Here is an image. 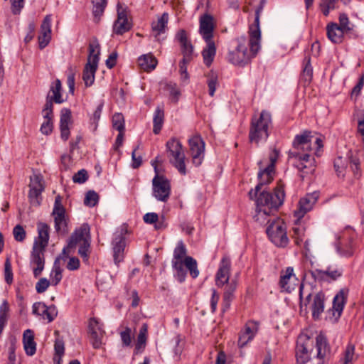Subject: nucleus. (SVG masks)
Wrapping results in <instances>:
<instances>
[{
    "label": "nucleus",
    "mask_w": 364,
    "mask_h": 364,
    "mask_svg": "<svg viewBox=\"0 0 364 364\" xmlns=\"http://www.w3.org/2000/svg\"><path fill=\"white\" fill-rule=\"evenodd\" d=\"M168 21V14L164 12L158 18L157 21H154L151 23V30L156 41H159V36L165 33Z\"/></svg>",
    "instance_id": "obj_30"
},
{
    "label": "nucleus",
    "mask_w": 364,
    "mask_h": 364,
    "mask_svg": "<svg viewBox=\"0 0 364 364\" xmlns=\"http://www.w3.org/2000/svg\"><path fill=\"white\" fill-rule=\"evenodd\" d=\"M9 311V304L6 300H4L0 306V336L7 323Z\"/></svg>",
    "instance_id": "obj_46"
},
{
    "label": "nucleus",
    "mask_w": 364,
    "mask_h": 364,
    "mask_svg": "<svg viewBox=\"0 0 364 364\" xmlns=\"http://www.w3.org/2000/svg\"><path fill=\"white\" fill-rule=\"evenodd\" d=\"M318 197L319 193L315 191L308 193L304 198H301L299 202L298 210L294 211L295 216L298 218L304 217L307 212L310 211L313 208V206L316 203Z\"/></svg>",
    "instance_id": "obj_20"
},
{
    "label": "nucleus",
    "mask_w": 364,
    "mask_h": 364,
    "mask_svg": "<svg viewBox=\"0 0 364 364\" xmlns=\"http://www.w3.org/2000/svg\"><path fill=\"white\" fill-rule=\"evenodd\" d=\"M42 114L46 121L41 124L40 130L42 134L48 135L52 132L53 127V110L50 109V112L48 110L46 111V108H43Z\"/></svg>",
    "instance_id": "obj_37"
},
{
    "label": "nucleus",
    "mask_w": 364,
    "mask_h": 364,
    "mask_svg": "<svg viewBox=\"0 0 364 364\" xmlns=\"http://www.w3.org/2000/svg\"><path fill=\"white\" fill-rule=\"evenodd\" d=\"M51 38V17L47 15L44 18L41 26V35L38 36L39 48H44Z\"/></svg>",
    "instance_id": "obj_23"
},
{
    "label": "nucleus",
    "mask_w": 364,
    "mask_h": 364,
    "mask_svg": "<svg viewBox=\"0 0 364 364\" xmlns=\"http://www.w3.org/2000/svg\"><path fill=\"white\" fill-rule=\"evenodd\" d=\"M127 233L126 227L122 226L119 231L116 232L112 240L113 257L115 263L120 262L124 257L125 248V235Z\"/></svg>",
    "instance_id": "obj_14"
},
{
    "label": "nucleus",
    "mask_w": 364,
    "mask_h": 364,
    "mask_svg": "<svg viewBox=\"0 0 364 364\" xmlns=\"http://www.w3.org/2000/svg\"><path fill=\"white\" fill-rule=\"evenodd\" d=\"M46 251V248H41L37 246V244H33L32 251L31 253V265L36 266L33 268V273L35 278L38 277L43 270L44 269L45 266V257L44 252Z\"/></svg>",
    "instance_id": "obj_15"
},
{
    "label": "nucleus",
    "mask_w": 364,
    "mask_h": 364,
    "mask_svg": "<svg viewBox=\"0 0 364 364\" xmlns=\"http://www.w3.org/2000/svg\"><path fill=\"white\" fill-rule=\"evenodd\" d=\"M236 41V48L229 52L228 59L232 64L243 67L249 63L251 56L245 43V38H237Z\"/></svg>",
    "instance_id": "obj_8"
},
{
    "label": "nucleus",
    "mask_w": 364,
    "mask_h": 364,
    "mask_svg": "<svg viewBox=\"0 0 364 364\" xmlns=\"http://www.w3.org/2000/svg\"><path fill=\"white\" fill-rule=\"evenodd\" d=\"M186 248L183 241H179L173 251V259L175 261H183L182 259L186 255Z\"/></svg>",
    "instance_id": "obj_51"
},
{
    "label": "nucleus",
    "mask_w": 364,
    "mask_h": 364,
    "mask_svg": "<svg viewBox=\"0 0 364 364\" xmlns=\"http://www.w3.org/2000/svg\"><path fill=\"white\" fill-rule=\"evenodd\" d=\"M176 39L180 43L183 59L192 60L195 56L194 48L188 38L186 31L184 29L179 30L176 34Z\"/></svg>",
    "instance_id": "obj_17"
},
{
    "label": "nucleus",
    "mask_w": 364,
    "mask_h": 364,
    "mask_svg": "<svg viewBox=\"0 0 364 364\" xmlns=\"http://www.w3.org/2000/svg\"><path fill=\"white\" fill-rule=\"evenodd\" d=\"M326 35L328 40L334 44H340L343 42L344 34L346 33L339 27L338 24L330 22L326 26Z\"/></svg>",
    "instance_id": "obj_26"
},
{
    "label": "nucleus",
    "mask_w": 364,
    "mask_h": 364,
    "mask_svg": "<svg viewBox=\"0 0 364 364\" xmlns=\"http://www.w3.org/2000/svg\"><path fill=\"white\" fill-rule=\"evenodd\" d=\"M199 23V33L204 41L213 40L215 28L213 17L208 14H205L200 17Z\"/></svg>",
    "instance_id": "obj_21"
},
{
    "label": "nucleus",
    "mask_w": 364,
    "mask_h": 364,
    "mask_svg": "<svg viewBox=\"0 0 364 364\" xmlns=\"http://www.w3.org/2000/svg\"><path fill=\"white\" fill-rule=\"evenodd\" d=\"M88 179V173L85 169L78 171L73 176V181L75 183H84Z\"/></svg>",
    "instance_id": "obj_57"
},
{
    "label": "nucleus",
    "mask_w": 364,
    "mask_h": 364,
    "mask_svg": "<svg viewBox=\"0 0 364 364\" xmlns=\"http://www.w3.org/2000/svg\"><path fill=\"white\" fill-rule=\"evenodd\" d=\"M13 235L14 239L17 242H23L26 236V233L23 226L21 225H16L13 229Z\"/></svg>",
    "instance_id": "obj_54"
},
{
    "label": "nucleus",
    "mask_w": 364,
    "mask_h": 364,
    "mask_svg": "<svg viewBox=\"0 0 364 364\" xmlns=\"http://www.w3.org/2000/svg\"><path fill=\"white\" fill-rule=\"evenodd\" d=\"M147 332L148 326L146 323H143L137 336L136 343L134 350V355L141 353L144 350L147 340Z\"/></svg>",
    "instance_id": "obj_34"
},
{
    "label": "nucleus",
    "mask_w": 364,
    "mask_h": 364,
    "mask_svg": "<svg viewBox=\"0 0 364 364\" xmlns=\"http://www.w3.org/2000/svg\"><path fill=\"white\" fill-rule=\"evenodd\" d=\"M158 156L151 162L156 173L152 180V195L159 201L166 202L171 194V184L169 181L163 175H159L158 168L156 164Z\"/></svg>",
    "instance_id": "obj_6"
},
{
    "label": "nucleus",
    "mask_w": 364,
    "mask_h": 364,
    "mask_svg": "<svg viewBox=\"0 0 364 364\" xmlns=\"http://www.w3.org/2000/svg\"><path fill=\"white\" fill-rule=\"evenodd\" d=\"M259 17L260 16L255 15L254 25L250 28V38L249 41V46L253 55H255L259 48V41L261 36V32L259 29Z\"/></svg>",
    "instance_id": "obj_22"
},
{
    "label": "nucleus",
    "mask_w": 364,
    "mask_h": 364,
    "mask_svg": "<svg viewBox=\"0 0 364 364\" xmlns=\"http://www.w3.org/2000/svg\"><path fill=\"white\" fill-rule=\"evenodd\" d=\"M272 125V117L269 112L263 110L258 117L252 118L249 141L258 146L260 143L266 142L269 136V129Z\"/></svg>",
    "instance_id": "obj_2"
},
{
    "label": "nucleus",
    "mask_w": 364,
    "mask_h": 364,
    "mask_svg": "<svg viewBox=\"0 0 364 364\" xmlns=\"http://www.w3.org/2000/svg\"><path fill=\"white\" fill-rule=\"evenodd\" d=\"M270 240L277 247H284L289 243L284 224L279 220L274 219L266 229Z\"/></svg>",
    "instance_id": "obj_7"
},
{
    "label": "nucleus",
    "mask_w": 364,
    "mask_h": 364,
    "mask_svg": "<svg viewBox=\"0 0 364 364\" xmlns=\"http://www.w3.org/2000/svg\"><path fill=\"white\" fill-rule=\"evenodd\" d=\"M89 333L90 334V340L93 348L96 349L100 348L102 345V340L97 331L93 330Z\"/></svg>",
    "instance_id": "obj_62"
},
{
    "label": "nucleus",
    "mask_w": 364,
    "mask_h": 364,
    "mask_svg": "<svg viewBox=\"0 0 364 364\" xmlns=\"http://www.w3.org/2000/svg\"><path fill=\"white\" fill-rule=\"evenodd\" d=\"M62 84L59 79H56L50 85V90L46 96V104L43 108L46 110L50 112V109L53 110V103L62 104L65 102L63 99L62 94Z\"/></svg>",
    "instance_id": "obj_13"
},
{
    "label": "nucleus",
    "mask_w": 364,
    "mask_h": 364,
    "mask_svg": "<svg viewBox=\"0 0 364 364\" xmlns=\"http://www.w3.org/2000/svg\"><path fill=\"white\" fill-rule=\"evenodd\" d=\"M54 228L55 232L62 236H65L69 232L68 220L66 216L54 218Z\"/></svg>",
    "instance_id": "obj_39"
},
{
    "label": "nucleus",
    "mask_w": 364,
    "mask_h": 364,
    "mask_svg": "<svg viewBox=\"0 0 364 364\" xmlns=\"http://www.w3.org/2000/svg\"><path fill=\"white\" fill-rule=\"evenodd\" d=\"M72 113L70 109L63 108L60 111V137L67 141L70 136L69 124L71 123Z\"/></svg>",
    "instance_id": "obj_25"
},
{
    "label": "nucleus",
    "mask_w": 364,
    "mask_h": 364,
    "mask_svg": "<svg viewBox=\"0 0 364 364\" xmlns=\"http://www.w3.org/2000/svg\"><path fill=\"white\" fill-rule=\"evenodd\" d=\"M24 6V0H13L11 3V11L14 15L19 14Z\"/></svg>",
    "instance_id": "obj_64"
},
{
    "label": "nucleus",
    "mask_w": 364,
    "mask_h": 364,
    "mask_svg": "<svg viewBox=\"0 0 364 364\" xmlns=\"http://www.w3.org/2000/svg\"><path fill=\"white\" fill-rule=\"evenodd\" d=\"M279 156V151L274 149L269 155V164L266 166H262V161L258 162L259 166V171L258 173L259 183L255 186V189H251L249 193L250 199L256 197L258 193L261 191L264 185L270 183L274 178L275 163Z\"/></svg>",
    "instance_id": "obj_4"
},
{
    "label": "nucleus",
    "mask_w": 364,
    "mask_h": 364,
    "mask_svg": "<svg viewBox=\"0 0 364 364\" xmlns=\"http://www.w3.org/2000/svg\"><path fill=\"white\" fill-rule=\"evenodd\" d=\"M98 61L99 58L95 55L92 61L90 60L85 66L82 73V80L86 87L91 86L95 81V75L97 69Z\"/></svg>",
    "instance_id": "obj_24"
},
{
    "label": "nucleus",
    "mask_w": 364,
    "mask_h": 364,
    "mask_svg": "<svg viewBox=\"0 0 364 364\" xmlns=\"http://www.w3.org/2000/svg\"><path fill=\"white\" fill-rule=\"evenodd\" d=\"M256 213L254 215V219L260 225H266L270 223L271 219L269 217L273 214V212L268 210V209L257 208L256 206Z\"/></svg>",
    "instance_id": "obj_41"
},
{
    "label": "nucleus",
    "mask_w": 364,
    "mask_h": 364,
    "mask_svg": "<svg viewBox=\"0 0 364 364\" xmlns=\"http://www.w3.org/2000/svg\"><path fill=\"white\" fill-rule=\"evenodd\" d=\"M139 66L146 72L155 69L157 65V60L151 54L142 55L138 58Z\"/></svg>",
    "instance_id": "obj_35"
},
{
    "label": "nucleus",
    "mask_w": 364,
    "mask_h": 364,
    "mask_svg": "<svg viewBox=\"0 0 364 364\" xmlns=\"http://www.w3.org/2000/svg\"><path fill=\"white\" fill-rule=\"evenodd\" d=\"M237 287V279H232L231 281L227 284L223 296L222 310L223 312L226 311L230 307L232 301L234 299V292Z\"/></svg>",
    "instance_id": "obj_27"
},
{
    "label": "nucleus",
    "mask_w": 364,
    "mask_h": 364,
    "mask_svg": "<svg viewBox=\"0 0 364 364\" xmlns=\"http://www.w3.org/2000/svg\"><path fill=\"white\" fill-rule=\"evenodd\" d=\"M117 18L113 25V32L122 35L132 28V23L128 21L127 9L120 3L117 4Z\"/></svg>",
    "instance_id": "obj_16"
},
{
    "label": "nucleus",
    "mask_w": 364,
    "mask_h": 364,
    "mask_svg": "<svg viewBox=\"0 0 364 364\" xmlns=\"http://www.w3.org/2000/svg\"><path fill=\"white\" fill-rule=\"evenodd\" d=\"M90 228L87 223L82 224L71 234L67 245L68 250L75 248L77 244L90 240Z\"/></svg>",
    "instance_id": "obj_18"
},
{
    "label": "nucleus",
    "mask_w": 364,
    "mask_h": 364,
    "mask_svg": "<svg viewBox=\"0 0 364 364\" xmlns=\"http://www.w3.org/2000/svg\"><path fill=\"white\" fill-rule=\"evenodd\" d=\"M312 350V342L309 337L299 336L296 346V359L298 364H306L310 360V350Z\"/></svg>",
    "instance_id": "obj_11"
},
{
    "label": "nucleus",
    "mask_w": 364,
    "mask_h": 364,
    "mask_svg": "<svg viewBox=\"0 0 364 364\" xmlns=\"http://www.w3.org/2000/svg\"><path fill=\"white\" fill-rule=\"evenodd\" d=\"M112 127L119 132H124V119L121 113H115L112 117Z\"/></svg>",
    "instance_id": "obj_48"
},
{
    "label": "nucleus",
    "mask_w": 364,
    "mask_h": 364,
    "mask_svg": "<svg viewBox=\"0 0 364 364\" xmlns=\"http://www.w3.org/2000/svg\"><path fill=\"white\" fill-rule=\"evenodd\" d=\"M206 43L205 47L203 48L201 52L203 63L207 67H210L216 55V46L213 40L205 41Z\"/></svg>",
    "instance_id": "obj_32"
},
{
    "label": "nucleus",
    "mask_w": 364,
    "mask_h": 364,
    "mask_svg": "<svg viewBox=\"0 0 364 364\" xmlns=\"http://www.w3.org/2000/svg\"><path fill=\"white\" fill-rule=\"evenodd\" d=\"M50 282L45 277L41 278L36 284V290L38 294L43 293L50 286Z\"/></svg>",
    "instance_id": "obj_60"
},
{
    "label": "nucleus",
    "mask_w": 364,
    "mask_h": 364,
    "mask_svg": "<svg viewBox=\"0 0 364 364\" xmlns=\"http://www.w3.org/2000/svg\"><path fill=\"white\" fill-rule=\"evenodd\" d=\"M92 14L95 19L99 21L103 15L105 9L107 6V0H92Z\"/></svg>",
    "instance_id": "obj_44"
},
{
    "label": "nucleus",
    "mask_w": 364,
    "mask_h": 364,
    "mask_svg": "<svg viewBox=\"0 0 364 364\" xmlns=\"http://www.w3.org/2000/svg\"><path fill=\"white\" fill-rule=\"evenodd\" d=\"M38 237L35 239L33 244H37L38 247L46 248L49 241L50 226L45 223L39 222L37 223Z\"/></svg>",
    "instance_id": "obj_28"
},
{
    "label": "nucleus",
    "mask_w": 364,
    "mask_h": 364,
    "mask_svg": "<svg viewBox=\"0 0 364 364\" xmlns=\"http://www.w3.org/2000/svg\"><path fill=\"white\" fill-rule=\"evenodd\" d=\"M299 296L300 299V308L305 307V310H309L314 320L321 319V314L324 312L326 296L323 291H319L314 293L313 287L309 289L305 287L304 283L299 287Z\"/></svg>",
    "instance_id": "obj_1"
},
{
    "label": "nucleus",
    "mask_w": 364,
    "mask_h": 364,
    "mask_svg": "<svg viewBox=\"0 0 364 364\" xmlns=\"http://www.w3.org/2000/svg\"><path fill=\"white\" fill-rule=\"evenodd\" d=\"M166 147L169 154L170 163L177 168L181 175H186L185 154L181 143L173 137L166 142Z\"/></svg>",
    "instance_id": "obj_5"
},
{
    "label": "nucleus",
    "mask_w": 364,
    "mask_h": 364,
    "mask_svg": "<svg viewBox=\"0 0 364 364\" xmlns=\"http://www.w3.org/2000/svg\"><path fill=\"white\" fill-rule=\"evenodd\" d=\"M4 277L5 282L8 284H11L13 282V272L10 259L7 258L4 263Z\"/></svg>",
    "instance_id": "obj_55"
},
{
    "label": "nucleus",
    "mask_w": 364,
    "mask_h": 364,
    "mask_svg": "<svg viewBox=\"0 0 364 364\" xmlns=\"http://www.w3.org/2000/svg\"><path fill=\"white\" fill-rule=\"evenodd\" d=\"M99 200V196L95 191H88L85 195L84 204L89 207L95 206Z\"/></svg>",
    "instance_id": "obj_50"
},
{
    "label": "nucleus",
    "mask_w": 364,
    "mask_h": 364,
    "mask_svg": "<svg viewBox=\"0 0 364 364\" xmlns=\"http://www.w3.org/2000/svg\"><path fill=\"white\" fill-rule=\"evenodd\" d=\"M164 109H161L159 107H157L154 114L153 118V132L155 134H158L160 133L163 124H164Z\"/></svg>",
    "instance_id": "obj_40"
},
{
    "label": "nucleus",
    "mask_w": 364,
    "mask_h": 364,
    "mask_svg": "<svg viewBox=\"0 0 364 364\" xmlns=\"http://www.w3.org/2000/svg\"><path fill=\"white\" fill-rule=\"evenodd\" d=\"M316 347L317 349V358L323 360L330 354L331 348L325 336L319 334L316 338Z\"/></svg>",
    "instance_id": "obj_31"
},
{
    "label": "nucleus",
    "mask_w": 364,
    "mask_h": 364,
    "mask_svg": "<svg viewBox=\"0 0 364 364\" xmlns=\"http://www.w3.org/2000/svg\"><path fill=\"white\" fill-rule=\"evenodd\" d=\"M190 62H191V60H184V59L182 58L179 63V72L183 80H188L189 78V75L187 71V65Z\"/></svg>",
    "instance_id": "obj_63"
},
{
    "label": "nucleus",
    "mask_w": 364,
    "mask_h": 364,
    "mask_svg": "<svg viewBox=\"0 0 364 364\" xmlns=\"http://www.w3.org/2000/svg\"><path fill=\"white\" fill-rule=\"evenodd\" d=\"M313 136L311 135V132L304 131L301 134H297L293 141V147L295 149L302 150H311V141Z\"/></svg>",
    "instance_id": "obj_29"
},
{
    "label": "nucleus",
    "mask_w": 364,
    "mask_h": 364,
    "mask_svg": "<svg viewBox=\"0 0 364 364\" xmlns=\"http://www.w3.org/2000/svg\"><path fill=\"white\" fill-rule=\"evenodd\" d=\"M90 247V240H85L84 242L80 243L78 254L80 257L85 260L88 259L89 257V248Z\"/></svg>",
    "instance_id": "obj_58"
},
{
    "label": "nucleus",
    "mask_w": 364,
    "mask_h": 364,
    "mask_svg": "<svg viewBox=\"0 0 364 364\" xmlns=\"http://www.w3.org/2000/svg\"><path fill=\"white\" fill-rule=\"evenodd\" d=\"M132 330L129 327H126L124 331L120 333V338L122 342L123 346L128 347L131 346L132 343V337H131Z\"/></svg>",
    "instance_id": "obj_56"
},
{
    "label": "nucleus",
    "mask_w": 364,
    "mask_h": 364,
    "mask_svg": "<svg viewBox=\"0 0 364 364\" xmlns=\"http://www.w3.org/2000/svg\"><path fill=\"white\" fill-rule=\"evenodd\" d=\"M285 198L284 185L279 182L274 189V193L266 191H260L259 196H253L255 200L257 208L268 209V210L274 212L283 204Z\"/></svg>",
    "instance_id": "obj_3"
},
{
    "label": "nucleus",
    "mask_w": 364,
    "mask_h": 364,
    "mask_svg": "<svg viewBox=\"0 0 364 364\" xmlns=\"http://www.w3.org/2000/svg\"><path fill=\"white\" fill-rule=\"evenodd\" d=\"M207 84L208 86V93L211 97L214 96L216 85L218 84V76L213 71H211L208 75Z\"/></svg>",
    "instance_id": "obj_52"
},
{
    "label": "nucleus",
    "mask_w": 364,
    "mask_h": 364,
    "mask_svg": "<svg viewBox=\"0 0 364 364\" xmlns=\"http://www.w3.org/2000/svg\"><path fill=\"white\" fill-rule=\"evenodd\" d=\"M23 343L26 353L33 355L36 351V343L34 341V333L31 329H26L23 334Z\"/></svg>",
    "instance_id": "obj_33"
},
{
    "label": "nucleus",
    "mask_w": 364,
    "mask_h": 364,
    "mask_svg": "<svg viewBox=\"0 0 364 364\" xmlns=\"http://www.w3.org/2000/svg\"><path fill=\"white\" fill-rule=\"evenodd\" d=\"M188 144L193 164L199 166L204 159L205 142L200 136L195 135L188 139Z\"/></svg>",
    "instance_id": "obj_10"
},
{
    "label": "nucleus",
    "mask_w": 364,
    "mask_h": 364,
    "mask_svg": "<svg viewBox=\"0 0 364 364\" xmlns=\"http://www.w3.org/2000/svg\"><path fill=\"white\" fill-rule=\"evenodd\" d=\"M339 27L341 28L343 31H344L346 33H349L353 31V26L350 23L349 18L346 14H341L339 16Z\"/></svg>",
    "instance_id": "obj_53"
},
{
    "label": "nucleus",
    "mask_w": 364,
    "mask_h": 364,
    "mask_svg": "<svg viewBox=\"0 0 364 364\" xmlns=\"http://www.w3.org/2000/svg\"><path fill=\"white\" fill-rule=\"evenodd\" d=\"M95 55L100 58V45L97 41L91 43L89 45V56L87 62H89L90 60L92 61V59Z\"/></svg>",
    "instance_id": "obj_59"
},
{
    "label": "nucleus",
    "mask_w": 364,
    "mask_h": 364,
    "mask_svg": "<svg viewBox=\"0 0 364 364\" xmlns=\"http://www.w3.org/2000/svg\"><path fill=\"white\" fill-rule=\"evenodd\" d=\"M348 292V289H341L333 298V309L338 313V316H341L343 310L344 305L346 301Z\"/></svg>",
    "instance_id": "obj_36"
},
{
    "label": "nucleus",
    "mask_w": 364,
    "mask_h": 364,
    "mask_svg": "<svg viewBox=\"0 0 364 364\" xmlns=\"http://www.w3.org/2000/svg\"><path fill=\"white\" fill-rule=\"evenodd\" d=\"M333 166L337 176L343 178L347 166L346 160L343 159L342 156H338L334 160Z\"/></svg>",
    "instance_id": "obj_47"
},
{
    "label": "nucleus",
    "mask_w": 364,
    "mask_h": 364,
    "mask_svg": "<svg viewBox=\"0 0 364 364\" xmlns=\"http://www.w3.org/2000/svg\"><path fill=\"white\" fill-rule=\"evenodd\" d=\"M231 262L229 257H223L220 260L219 268L215 274V284L218 287L229 283Z\"/></svg>",
    "instance_id": "obj_19"
},
{
    "label": "nucleus",
    "mask_w": 364,
    "mask_h": 364,
    "mask_svg": "<svg viewBox=\"0 0 364 364\" xmlns=\"http://www.w3.org/2000/svg\"><path fill=\"white\" fill-rule=\"evenodd\" d=\"M309 272L316 282H331L332 281L337 280L342 276L343 269L341 268L329 266L326 268V270L315 269L310 270Z\"/></svg>",
    "instance_id": "obj_12"
},
{
    "label": "nucleus",
    "mask_w": 364,
    "mask_h": 364,
    "mask_svg": "<svg viewBox=\"0 0 364 364\" xmlns=\"http://www.w3.org/2000/svg\"><path fill=\"white\" fill-rule=\"evenodd\" d=\"M46 311L41 314L43 319H47L48 323L52 322L58 316V310L55 305L46 306Z\"/></svg>",
    "instance_id": "obj_49"
},
{
    "label": "nucleus",
    "mask_w": 364,
    "mask_h": 364,
    "mask_svg": "<svg viewBox=\"0 0 364 364\" xmlns=\"http://www.w3.org/2000/svg\"><path fill=\"white\" fill-rule=\"evenodd\" d=\"M289 158L298 159L295 166L303 174L313 173L315 171L316 161L309 154H301L296 151H289Z\"/></svg>",
    "instance_id": "obj_9"
},
{
    "label": "nucleus",
    "mask_w": 364,
    "mask_h": 364,
    "mask_svg": "<svg viewBox=\"0 0 364 364\" xmlns=\"http://www.w3.org/2000/svg\"><path fill=\"white\" fill-rule=\"evenodd\" d=\"M294 274L293 267H289L286 269L284 273L282 272L279 280L280 287L287 291H291V288L289 285V280Z\"/></svg>",
    "instance_id": "obj_45"
},
{
    "label": "nucleus",
    "mask_w": 364,
    "mask_h": 364,
    "mask_svg": "<svg viewBox=\"0 0 364 364\" xmlns=\"http://www.w3.org/2000/svg\"><path fill=\"white\" fill-rule=\"evenodd\" d=\"M29 187L30 189H44V186L42 183V177L38 175H34L33 177H31Z\"/></svg>",
    "instance_id": "obj_61"
},
{
    "label": "nucleus",
    "mask_w": 364,
    "mask_h": 364,
    "mask_svg": "<svg viewBox=\"0 0 364 364\" xmlns=\"http://www.w3.org/2000/svg\"><path fill=\"white\" fill-rule=\"evenodd\" d=\"M62 272L63 269L60 267V263L59 262V257H57L53 263V269L50 272L51 284L53 286H56L62 279Z\"/></svg>",
    "instance_id": "obj_42"
},
{
    "label": "nucleus",
    "mask_w": 364,
    "mask_h": 364,
    "mask_svg": "<svg viewBox=\"0 0 364 364\" xmlns=\"http://www.w3.org/2000/svg\"><path fill=\"white\" fill-rule=\"evenodd\" d=\"M173 269L174 270L173 277L180 283L185 282L186 278V270L184 268V264L183 261H175L172 259L171 262Z\"/></svg>",
    "instance_id": "obj_38"
},
{
    "label": "nucleus",
    "mask_w": 364,
    "mask_h": 364,
    "mask_svg": "<svg viewBox=\"0 0 364 364\" xmlns=\"http://www.w3.org/2000/svg\"><path fill=\"white\" fill-rule=\"evenodd\" d=\"M184 266L189 271L190 275L193 279H196L199 275L197 261L191 256H186L183 261Z\"/></svg>",
    "instance_id": "obj_43"
}]
</instances>
